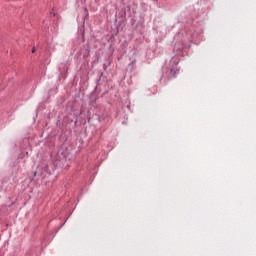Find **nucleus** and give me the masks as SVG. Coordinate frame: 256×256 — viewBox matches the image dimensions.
Returning <instances> with one entry per match:
<instances>
[{"mask_svg": "<svg viewBox=\"0 0 256 256\" xmlns=\"http://www.w3.org/2000/svg\"><path fill=\"white\" fill-rule=\"evenodd\" d=\"M50 15H53V17H55V12H51Z\"/></svg>", "mask_w": 256, "mask_h": 256, "instance_id": "f257e3e1", "label": "nucleus"}]
</instances>
